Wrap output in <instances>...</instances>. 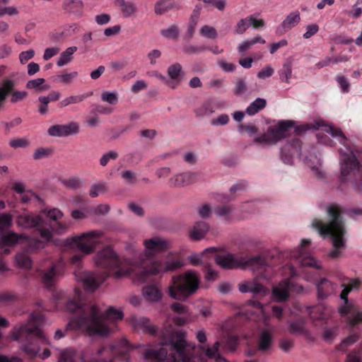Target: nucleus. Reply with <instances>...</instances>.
I'll use <instances>...</instances> for the list:
<instances>
[{
    "instance_id": "obj_1",
    "label": "nucleus",
    "mask_w": 362,
    "mask_h": 362,
    "mask_svg": "<svg viewBox=\"0 0 362 362\" xmlns=\"http://www.w3.org/2000/svg\"><path fill=\"white\" fill-rule=\"evenodd\" d=\"M144 251H134L132 259H119L115 253V277H124L130 274L134 268L141 267L150 260L149 264L132 276L134 284L146 283L151 276H163L174 272L183 266L182 260L177 256L169 253L163 259H153V256L169 245V242L159 236L144 240Z\"/></svg>"
},
{
    "instance_id": "obj_2",
    "label": "nucleus",
    "mask_w": 362,
    "mask_h": 362,
    "mask_svg": "<svg viewBox=\"0 0 362 362\" xmlns=\"http://www.w3.org/2000/svg\"><path fill=\"white\" fill-rule=\"evenodd\" d=\"M66 308L69 312L76 313L77 316L67 324L64 330L59 329L55 332L54 339H62L69 327L78 329L89 336H105L109 334L113 315L112 306L103 310L95 304H84L81 302V291L75 288L74 299L67 302Z\"/></svg>"
},
{
    "instance_id": "obj_3",
    "label": "nucleus",
    "mask_w": 362,
    "mask_h": 362,
    "mask_svg": "<svg viewBox=\"0 0 362 362\" xmlns=\"http://www.w3.org/2000/svg\"><path fill=\"white\" fill-rule=\"evenodd\" d=\"M161 347L145 351L148 362H204V357L194 356L195 349L187 344L183 333L167 329L161 332Z\"/></svg>"
},
{
    "instance_id": "obj_4",
    "label": "nucleus",
    "mask_w": 362,
    "mask_h": 362,
    "mask_svg": "<svg viewBox=\"0 0 362 362\" xmlns=\"http://www.w3.org/2000/svg\"><path fill=\"white\" fill-rule=\"evenodd\" d=\"M214 255L216 263L223 269H231L234 268L250 269L261 278L269 279L276 270L271 259L265 255L243 256L230 253H223Z\"/></svg>"
},
{
    "instance_id": "obj_5",
    "label": "nucleus",
    "mask_w": 362,
    "mask_h": 362,
    "mask_svg": "<svg viewBox=\"0 0 362 362\" xmlns=\"http://www.w3.org/2000/svg\"><path fill=\"white\" fill-rule=\"evenodd\" d=\"M327 212L329 219L328 223L315 218L311 223V227L317 231L322 238H329L332 240L334 248L330 251L329 256L335 259L340 256L341 249L345 245L344 235L346 230L341 210L338 206H329Z\"/></svg>"
},
{
    "instance_id": "obj_6",
    "label": "nucleus",
    "mask_w": 362,
    "mask_h": 362,
    "mask_svg": "<svg viewBox=\"0 0 362 362\" xmlns=\"http://www.w3.org/2000/svg\"><path fill=\"white\" fill-rule=\"evenodd\" d=\"M43 324V315L34 313L30 315L27 323L13 328L11 335L13 339L22 341V349L30 357L36 356L40 345L47 343V339L41 328Z\"/></svg>"
},
{
    "instance_id": "obj_7",
    "label": "nucleus",
    "mask_w": 362,
    "mask_h": 362,
    "mask_svg": "<svg viewBox=\"0 0 362 362\" xmlns=\"http://www.w3.org/2000/svg\"><path fill=\"white\" fill-rule=\"evenodd\" d=\"M301 142L298 139L293 138L290 142H287L281 149V159L284 163L288 165L293 164V158L298 155L303 158L305 163L310 168L312 173L317 178H322L325 172L322 168L321 158L318 156L315 148L303 156L300 152Z\"/></svg>"
},
{
    "instance_id": "obj_8",
    "label": "nucleus",
    "mask_w": 362,
    "mask_h": 362,
    "mask_svg": "<svg viewBox=\"0 0 362 362\" xmlns=\"http://www.w3.org/2000/svg\"><path fill=\"white\" fill-rule=\"evenodd\" d=\"M200 286L199 274L194 270L174 275L168 288L169 296L176 300L184 301L195 294Z\"/></svg>"
},
{
    "instance_id": "obj_9",
    "label": "nucleus",
    "mask_w": 362,
    "mask_h": 362,
    "mask_svg": "<svg viewBox=\"0 0 362 362\" xmlns=\"http://www.w3.org/2000/svg\"><path fill=\"white\" fill-rule=\"evenodd\" d=\"M108 239L102 230H90L81 235L69 238L66 243L68 246L76 247L85 255H88L94 251L98 243Z\"/></svg>"
},
{
    "instance_id": "obj_10",
    "label": "nucleus",
    "mask_w": 362,
    "mask_h": 362,
    "mask_svg": "<svg viewBox=\"0 0 362 362\" xmlns=\"http://www.w3.org/2000/svg\"><path fill=\"white\" fill-rule=\"evenodd\" d=\"M292 121H280L269 127L268 131L255 138L254 141L262 145H274L296 132Z\"/></svg>"
},
{
    "instance_id": "obj_11",
    "label": "nucleus",
    "mask_w": 362,
    "mask_h": 362,
    "mask_svg": "<svg viewBox=\"0 0 362 362\" xmlns=\"http://www.w3.org/2000/svg\"><path fill=\"white\" fill-rule=\"evenodd\" d=\"M288 279L279 282L272 288V297L276 302H282L287 300L291 291H296L298 293L304 291L303 286L295 285L288 279L297 275L296 269L292 264H286L283 267V273Z\"/></svg>"
},
{
    "instance_id": "obj_12",
    "label": "nucleus",
    "mask_w": 362,
    "mask_h": 362,
    "mask_svg": "<svg viewBox=\"0 0 362 362\" xmlns=\"http://www.w3.org/2000/svg\"><path fill=\"white\" fill-rule=\"evenodd\" d=\"M16 222L18 227L23 228H37L45 241H49L52 238L50 226L40 216L32 214H21L16 217Z\"/></svg>"
},
{
    "instance_id": "obj_13",
    "label": "nucleus",
    "mask_w": 362,
    "mask_h": 362,
    "mask_svg": "<svg viewBox=\"0 0 362 362\" xmlns=\"http://www.w3.org/2000/svg\"><path fill=\"white\" fill-rule=\"evenodd\" d=\"M341 287L343 288L340 293V299L343 300L344 304L338 308L339 313L341 317H346L351 326H355L359 322H362V312L355 307L348 300V296L351 291V288H348L346 285L342 284Z\"/></svg>"
},
{
    "instance_id": "obj_14",
    "label": "nucleus",
    "mask_w": 362,
    "mask_h": 362,
    "mask_svg": "<svg viewBox=\"0 0 362 362\" xmlns=\"http://www.w3.org/2000/svg\"><path fill=\"white\" fill-rule=\"evenodd\" d=\"M311 244L310 239H303L299 247L291 252L290 257L294 259L301 267H313L322 269V267L320 261L315 259L307 250V247Z\"/></svg>"
},
{
    "instance_id": "obj_15",
    "label": "nucleus",
    "mask_w": 362,
    "mask_h": 362,
    "mask_svg": "<svg viewBox=\"0 0 362 362\" xmlns=\"http://www.w3.org/2000/svg\"><path fill=\"white\" fill-rule=\"evenodd\" d=\"M269 319L264 315V326L258 329L257 349L262 353L269 351L273 345L274 327L269 324Z\"/></svg>"
},
{
    "instance_id": "obj_16",
    "label": "nucleus",
    "mask_w": 362,
    "mask_h": 362,
    "mask_svg": "<svg viewBox=\"0 0 362 362\" xmlns=\"http://www.w3.org/2000/svg\"><path fill=\"white\" fill-rule=\"evenodd\" d=\"M107 276V274H105L102 276L92 272L84 271L79 273L77 278L82 283L86 291L93 292L105 280Z\"/></svg>"
},
{
    "instance_id": "obj_17",
    "label": "nucleus",
    "mask_w": 362,
    "mask_h": 362,
    "mask_svg": "<svg viewBox=\"0 0 362 362\" xmlns=\"http://www.w3.org/2000/svg\"><path fill=\"white\" fill-rule=\"evenodd\" d=\"M317 288V296L320 300H325L329 296L336 295L339 289L337 284L327 278H322L315 281Z\"/></svg>"
},
{
    "instance_id": "obj_18",
    "label": "nucleus",
    "mask_w": 362,
    "mask_h": 362,
    "mask_svg": "<svg viewBox=\"0 0 362 362\" xmlns=\"http://www.w3.org/2000/svg\"><path fill=\"white\" fill-rule=\"evenodd\" d=\"M78 132L79 125L76 122H71L65 124L52 125L47 130L48 134L54 137H65L76 134Z\"/></svg>"
},
{
    "instance_id": "obj_19",
    "label": "nucleus",
    "mask_w": 362,
    "mask_h": 362,
    "mask_svg": "<svg viewBox=\"0 0 362 362\" xmlns=\"http://www.w3.org/2000/svg\"><path fill=\"white\" fill-rule=\"evenodd\" d=\"M95 264L101 268L112 269L113 265V247L111 245L99 250L94 257Z\"/></svg>"
},
{
    "instance_id": "obj_20",
    "label": "nucleus",
    "mask_w": 362,
    "mask_h": 362,
    "mask_svg": "<svg viewBox=\"0 0 362 362\" xmlns=\"http://www.w3.org/2000/svg\"><path fill=\"white\" fill-rule=\"evenodd\" d=\"M238 289L243 293H252L255 296H265L269 293L268 289L259 284L256 280L240 283L238 286Z\"/></svg>"
},
{
    "instance_id": "obj_21",
    "label": "nucleus",
    "mask_w": 362,
    "mask_h": 362,
    "mask_svg": "<svg viewBox=\"0 0 362 362\" xmlns=\"http://www.w3.org/2000/svg\"><path fill=\"white\" fill-rule=\"evenodd\" d=\"M332 310L324 304H319L311 308L310 317L313 321H327L332 316Z\"/></svg>"
},
{
    "instance_id": "obj_22",
    "label": "nucleus",
    "mask_w": 362,
    "mask_h": 362,
    "mask_svg": "<svg viewBox=\"0 0 362 362\" xmlns=\"http://www.w3.org/2000/svg\"><path fill=\"white\" fill-rule=\"evenodd\" d=\"M25 238L23 234L10 232L1 238L0 243V254H8L9 247L17 243L20 239Z\"/></svg>"
},
{
    "instance_id": "obj_23",
    "label": "nucleus",
    "mask_w": 362,
    "mask_h": 362,
    "mask_svg": "<svg viewBox=\"0 0 362 362\" xmlns=\"http://www.w3.org/2000/svg\"><path fill=\"white\" fill-rule=\"evenodd\" d=\"M300 21V12L298 11L291 12L286 17L284 21L279 26L278 32H286L297 25Z\"/></svg>"
},
{
    "instance_id": "obj_24",
    "label": "nucleus",
    "mask_w": 362,
    "mask_h": 362,
    "mask_svg": "<svg viewBox=\"0 0 362 362\" xmlns=\"http://www.w3.org/2000/svg\"><path fill=\"white\" fill-rule=\"evenodd\" d=\"M288 331L290 334L293 335H303L308 337L310 332L305 326L304 320H296L288 322Z\"/></svg>"
},
{
    "instance_id": "obj_25",
    "label": "nucleus",
    "mask_w": 362,
    "mask_h": 362,
    "mask_svg": "<svg viewBox=\"0 0 362 362\" xmlns=\"http://www.w3.org/2000/svg\"><path fill=\"white\" fill-rule=\"evenodd\" d=\"M142 296L146 301L153 303L160 300L162 292L158 286L148 285L142 288Z\"/></svg>"
},
{
    "instance_id": "obj_26",
    "label": "nucleus",
    "mask_w": 362,
    "mask_h": 362,
    "mask_svg": "<svg viewBox=\"0 0 362 362\" xmlns=\"http://www.w3.org/2000/svg\"><path fill=\"white\" fill-rule=\"evenodd\" d=\"M133 324L136 329H141L143 332L155 334L158 328L153 325L150 320L146 317H136L133 320Z\"/></svg>"
},
{
    "instance_id": "obj_27",
    "label": "nucleus",
    "mask_w": 362,
    "mask_h": 362,
    "mask_svg": "<svg viewBox=\"0 0 362 362\" xmlns=\"http://www.w3.org/2000/svg\"><path fill=\"white\" fill-rule=\"evenodd\" d=\"M209 230V224L205 221L197 222L190 230V238L194 240L202 239Z\"/></svg>"
},
{
    "instance_id": "obj_28",
    "label": "nucleus",
    "mask_w": 362,
    "mask_h": 362,
    "mask_svg": "<svg viewBox=\"0 0 362 362\" xmlns=\"http://www.w3.org/2000/svg\"><path fill=\"white\" fill-rule=\"evenodd\" d=\"M197 175L191 172H186L178 174L170 180L171 185L174 186H180L187 185L194 180Z\"/></svg>"
},
{
    "instance_id": "obj_29",
    "label": "nucleus",
    "mask_w": 362,
    "mask_h": 362,
    "mask_svg": "<svg viewBox=\"0 0 362 362\" xmlns=\"http://www.w3.org/2000/svg\"><path fill=\"white\" fill-rule=\"evenodd\" d=\"M26 88L30 90H35L37 93H41L50 89V86L45 83L43 78H38L30 80L26 83Z\"/></svg>"
},
{
    "instance_id": "obj_30",
    "label": "nucleus",
    "mask_w": 362,
    "mask_h": 362,
    "mask_svg": "<svg viewBox=\"0 0 362 362\" xmlns=\"http://www.w3.org/2000/svg\"><path fill=\"white\" fill-rule=\"evenodd\" d=\"M83 6L82 0H64L62 4L65 11L78 15L82 13Z\"/></svg>"
},
{
    "instance_id": "obj_31",
    "label": "nucleus",
    "mask_w": 362,
    "mask_h": 362,
    "mask_svg": "<svg viewBox=\"0 0 362 362\" xmlns=\"http://www.w3.org/2000/svg\"><path fill=\"white\" fill-rule=\"evenodd\" d=\"M220 346V342L216 341L212 347H205L201 346L200 349L204 354V357L207 358L214 359L215 361L222 360L223 362H229L225 358H222L220 356L218 349Z\"/></svg>"
},
{
    "instance_id": "obj_32",
    "label": "nucleus",
    "mask_w": 362,
    "mask_h": 362,
    "mask_svg": "<svg viewBox=\"0 0 362 362\" xmlns=\"http://www.w3.org/2000/svg\"><path fill=\"white\" fill-rule=\"evenodd\" d=\"M217 247H209L204 250L200 254H194L189 256V260L193 265H198L199 264L203 263L205 258L211 257V255L217 252Z\"/></svg>"
},
{
    "instance_id": "obj_33",
    "label": "nucleus",
    "mask_w": 362,
    "mask_h": 362,
    "mask_svg": "<svg viewBox=\"0 0 362 362\" xmlns=\"http://www.w3.org/2000/svg\"><path fill=\"white\" fill-rule=\"evenodd\" d=\"M92 94V92H88L83 94L69 95L65 98L64 99L62 100L59 103V106L60 107H66L70 105L81 103L87 98L91 96Z\"/></svg>"
},
{
    "instance_id": "obj_34",
    "label": "nucleus",
    "mask_w": 362,
    "mask_h": 362,
    "mask_svg": "<svg viewBox=\"0 0 362 362\" xmlns=\"http://www.w3.org/2000/svg\"><path fill=\"white\" fill-rule=\"evenodd\" d=\"M267 105V100L262 98H256L246 108L245 112L250 116H253L263 110Z\"/></svg>"
},
{
    "instance_id": "obj_35",
    "label": "nucleus",
    "mask_w": 362,
    "mask_h": 362,
    "mask_svg": "<svg viewBox=\"0 0 362 362\" xmlns=\"http://www.w3.org/2000/svg\"><path fill=\"white\" fill-rule=\"evenodd\" d=\"M215 109L212 101L207 100L201 104L194 110V113L198 117H204L214 112Z\"/></svg>"
},
{
    "instance_id": "obj_36",
    "label": "nucleus",
    "mask_w": 362,
    "mask_h": 362,
    "mask_svg": "<svg viewBox=\"0 0 362 362\" xmlns=\"http://www.w3.org/2000/svg\"><path fill=\"white\" fill-rule=\"evenodd\" d=\"M234 211V207L231 205H222L215 208L214 213L216 216L223 218L227 223L232 221L231 214Z\"/></svg>"
},
{
    "instance_id": "obj_37",
    "label": "nucleus",
    "mask_w": 362,
    "mask_h": 362,
    "mask_svg": "<svg viewBox=\"0 0 362 362\" xmlns=\"http://www.w3.org/2000/svg\"><path fill=\"white\" fill-rule=\"evenodd\" d=\"M76 50V47H70L62 52L57 59V66L62 67L71 62L73 59V54Z\"/></svg>"
},
{
    "instance_id": "obj_38",
    "label": "nucleus",
    "mask_w": 362,
    "mask_h": 362,
    "mask_svg": "<svg viewBox=\"0 0 362 362\" xmlns=\"http://www.w3.org/2000/svg\"><path fill=\"white\" fill-rule=\"evenodd\" d=\"M117 1L123 16L125 18L130 17L136 11V7L133 2L124 0H117Z\"/></svg>"
},
{
    "instance_id": "obj_39",
    "label": "nucleus",
    "mask_w": 362,
    "mask_h": 362,
    "mask_svg": "<svg viewBox=\"0 0 362 362\" xmlns=\"http://www.w3.org/2000/svg\"><path fill=\"white\" fill-rule=\"evenodd\" d=\"M57 271L56 265L53 264L47 271L44 272L42 275V281L47 287L52 286L57 276Z\"/></svg>"
},
{
    "instance_id": "obj_40",
    "label": "nucleus",
    "mask_w": 362,
    "mask_h": 362,
    "mask_svg": "<svg viewBox=\"0 0 362 362\" xmlns=\"http://www.w3.org/2000/svg\"><path fill=\"white\" fill-rule=\"evenodd\" d=\"M14 86V82L12 80H4L2 86H0V108L4 105L8 93L13 89Z\"/></svg>"
},
{
    "instance_id": "obj_41",
    "label": "nucleus",
    "mask_w": 362,
    "mask_h": 362,
    "mask_svg": "<svg viewBox=\"0 0 362 362\" xmlns=\"http://www.w3.org/2000/svg\"><path fill=\"white\" fill-rule=\"evenodd\" d=\"M176 7V4L170 0H160L155 4L154 11L158 15H162Z\"/></svg>"
},
{
    "instance_id": "obj_42",
    "label": "nucleus",
    "mask_w": 362,
    "mask_h": 362,
    "mask_svg": "<svg viewBox=\"0 0 362 362\" xmlns=\"http://www.w3.org/2000/svg\"><path fill=\"white\" fill-rule=\"evenodd\" d=\"M107 190V184L105 182H97L90 185L89 189V195L91 197H98L105 194Z\"/></svg>"
},
{
    "instance_id": "obj_43",
    "label": "nucleus",
    "mask_w": 362,
    "mask_h": 362,
    "mask_svg": "<svg viewBox=\"0 0 362 362\" xmlns=\"http://www.w3.org/2000/svg\"><path fill=\"white\" fill-rule=\"evenodd\" d=\"M280 79L287 83H290L292 75V66L291 62H286L279 71Z\"/></svg>"
},
{
    "instance_id": "obj_44",
    "label": "nucleus",
    "mask_w": 362,
    "mask_h": 362,
    "mask_svg": "<svg viewBox=\"0 0 362 362\" xmlns=\"http://www.w3.org/2000/svg\"><path fill=\"white\" fill-rule=\"evenodd\" d=\"M247 188V184L245 182L240 181L234 184L230 188V196L226 199V201L230 202L233 200L236 195L244 192Z\"/></svg>"
},
{
    "instance_id": "obj_45",
    "label": "nucleus",
    "mask_w": 362,
    "mask_h": 362,
    "mask_svg": "<svg viewBox=\"0 0 362 362\" xmlns=\"http://www.w3.org/2000/svg\"><path fill=\"white\" fill-rule=\"evenodd\" d=\"M16 262L18 267L28 269L32 265V261L25 252H19L16 256Z\"/></svg>"
},
{
    "instance_id": "obj_46",
    "label": "nucleus",
    "mask_w": 362,
    "mask_h": 362,
    "mask_svg": "<svg viewBox=\"0 0 362 362\" xmlns=\"http://www.w3.org/2000/svg\"><path fill=\"white\" fill-rule=\"evenodd\" d=\"M160 33L165 38L175 40L177 38L180 30L178 27L173 24L166 28L162 29Z\"/></svg>"
},
{
    "instance_id": "obj_47",
    "label": "nucleus",
    "mask_w": 362,
    "mask_h": 362,
    "mask_svg": "<svg viewBox=\"0 0 362 362\" xmlns=\"http://www.w3.org/2000/svg\"><path fill=\"white\" fill-rule=\"evenodd\" d=\"M207 47L205 46H197L192 44L185 45L182 47V51L187 54H197L200 52L206 50Z\"/></svg>"
},
{
    "instance_id": "obj_48",
    "label": "nucleus",
    "mask_w": 362,
    "mask_h": 362,
    "mask_svg": "<svg viewBox=\"0 0 362 362\" xmlns=\"http://www.w3.org/2000/svg\"><path fill=\"white\" fill-rule=\"evenodd\" d=\"M78 76V72L73 71L69 74H64L55 76L54 80L57 82L69 84Z\"/></svg>"
},
{
    "instance_id": "obj_49",
    "label": "nucleus",
    "mask_w": 362,
    "mask_h": 362,
    "mask_svg": "<svg viewBox=\"0 0 362 362\" xmlns=\"http://www.w3.org/2000/svg\"><path fill=\"white\" fill-rule=\"evenodd\" d=\"M200 34L208 39H216L218 37L216 30L211 26L204 25L200 29Z\"/></svg>"
},
{
    "instance_id": "obj_50",
    "label": "nucleus",
    "mask_w": 362,
    "mask_h": 362,
    "mask_svg": "<svg viewBox=\"0 0 362 362\" xmlns=\"http://www.w3.org/2000/svg\"><path fill=\"white\" fill-rule=\"evenodd\" d=\"M247 92L246 82L243 79H238L235 83L233 93L236 95H243Z\"/></svg>"
},
{
    "instance_id": "obj_51",
    "label": "nucleus",
    "mask_w": 362,
    "mask_h": 362,
    "mask_svg": "<svg viewBox=\"0 0 362 362\" xmlns=\"http://www.w3.org/2000/svg\"><path fill=\"white\" fill-rule=\"evenodd\" d=\"M181 64L179 63H175L168 67V75L171 79L175 80L178 78L180 74L181 73Z\"/></svg>"
},
{
    "instance_id": "obj_52",
    "label": "nucleus",
    "mask_w": 362,
    "mask_h": 362,
    "mask_svg": "<svg viewBox=\"0 0 362 362\" xmlns=\"http://www.w3.org/2000/svg\"><path fill=\"white\" fill-rule=\"evenodd\" d=\"M250 26V19L247 18L240 20L235 27V33L243 35Z\"/></svg>"
},
{
    "instance_id": "obj_53",
    "label": "nucleus",
    "mask_w": 362,
    "mask_h": 362,
    "mask_svg": "<svg viewBox=\"0 0 362 362\" xmlns=\"http://www.w3.org/2000/svg\"><path fill=\"white\" fill-rule=\"evenodd\" d=\"M293 340L288 337L281 338L279 341V348L285 352L291 351L293 347Z\"/></svg>"
},
{
    "instance_id": "obj_54",
    "label": "nucleus",
    "mask_w": 362,
    "mask_h": 362,
    "mask_svg": "<svg viewBox=\"0 0 362 362\" xmlns=\"http://www.w3.org/2000/svg\"><path fill=\"white\" fill-rule=\"evenodd\" d=\"M12 225V216L8 214L0 215V230H4Z\"/></svg>"
},
{
    "instance_id": "obj_55",
    "label": "nucleus",
    "mask_w": 362,
    "mask_h": 362,
    "mask_svg": "<svg viewBox=\"0 0 362 362\" xmlns=\"http://www.w3.org/2000/svg\"><path fill=\"white\" fill-rule=\"evenodd\" d=\"M233 289V286L229 282H220L217 286L218 291L222 295L229 294Z\"/></svg>"
},
{
    "instance_id": "obj_56",
    "label": "nucleus",
    "mask_w": 362,
    "mask_h": 362,
    "mask_svg": "<svg viewBox=\"0 0 362 362\" xmlns=\"http://www.w3.org/2000/svg\"><path fill=\"white\" fill-rule=\"evenodd\" d=\"M74 352L67 349L60 353L58 362H74Z\"/></svg>"
},
{
    "instance_id": "obj_57",
    "label": "nucleus",
    "mask_w": 362,
    "mask_h": 362,
    "mask_svg": "<svg viewBox=\"0 0 362 362\" xmlns=\"http://www.w3.org/2000/svg\"><path fill=\"white\" fill-rule=\"evenodd\" d=\"M319 31V26L316 23H311L306 26V31L303 34L305 39H309Z\"/></svg>"
},
{
    "instance_id": "obj_58",
    "label": "nucleus",
    "mask_w": 362,
    "mask_h": 362,
    "mask_svg": "<svg viewBox=\"0 0 362 362\" xmlns=\"http://www.w3.org/2000/svg\"><path fill=\"white\" fill-rule=\"evenodd\" d=\"M199 216L202 218H208L211 214V209L208 204H202L197 207Z\"/></svg>"
},
{
    "instance_id": "obj_59",
    "label": "nucleus",
    "mask_w": 362,
    "mask_h": 362,
    "mask_svg": "<svg viewBox=\"0 0 362 362\" xmlns=\"http://www.w3.org/2000/svg\"><path fill=\"white\" fill-rule=\"evenodd\" d=\"M336 81L340 86L341 90L343 93H348L350 89V83L344 76H337Z\"/></svg>"
},
{
    "instance_id": "obj_60",
    "label": "nucleus",
    "mask_w": 362,
    "mask_h": 362,
    "mask_svg": "<svg viewBox=\"0 0 362 362\" xmlns=\"http://www.w3.org/2000/svg\"><path fill=\"white\" fill-rule=\"evenodd\" d=\"M229 116L226 114H222L218 117L213 119L211 121V124L213 126H222L226 125L229 122Z\"/></svg>"
},
{
    "instance_id": "obj_61",
    "label": "nucleus",
    "mask_w": 362,
    "mask_h": 362,
    "mask_svg": "<svg viewBox=\"0 0 362 362\" xmlns=\"http://www.w3.org/2000/svg\"><path fill=\"white\" fill-rule=\"evenodd\" d=\"M27 95L28 93L25 91L15 90L11 93V102L12 103H18L24 100L27 97Z\"/></svg>"
},
{
    "instance_id": "obj_62",
    "label": "nucleus",
    "mask_w": 362,
    "mask_h": 362,
    "mask_svg": "<svg viewBox=\"0 0 362 362\" xmlns=\"http://www.w3.org/2000/svg\"><path fill=\"white\" fill-rule=\"evenodd\" d=\"M35 56V51L32 49L24 51L19 54V61L22 64H25L28 61L33 59Z\"/></svg>"
},
{
    "instance_id": "obj_63",
    "label": "nucleus",
    "mask_w": 362,
    "mask_h": 362,
    "mask_svg": "<svg viewBox=\"0 0 362 362\" xmlns=\"http://www.w3.org/2000/svg\"><path fill=\"white\" fill-rule=\"evenodd\" d=\"M337 335V329L335 328H325L323 331V338L327 342H331Z\"/></svg>"
},
{
    "instance_id": "obj_64",
    "label": "nucleus",
    "mask_w": 362,
    "mask_h": 362,
    "mask_svg": "<svg viewBox=\"0 0 362 362\" xmlns=\"http://www.w3.org/2000/svg\"><path fill=\"white\" fill-rule=\"evenodd\" d=\"M121 176L128 184H134L136 182V174L131 170H123Z\"/></svg>"
}]
</instances>
